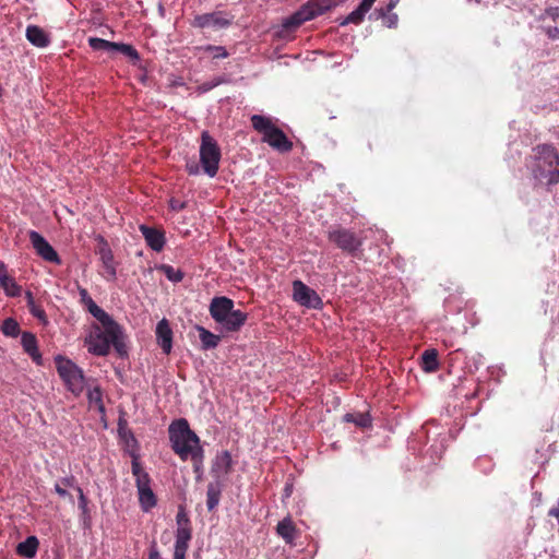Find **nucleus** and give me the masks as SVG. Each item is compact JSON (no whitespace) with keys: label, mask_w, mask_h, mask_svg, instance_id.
I'll return each mask as SVG.
<instances>
[{"label":"nucleus","mask_w":559,"mask_h":559,"mask_svg":"<svg viewBox=\"0 0 559 559\" xmlns=\"http://www.w3.org/2000/svg\"><path fill=\"white\" fill-rule=\"evenodd\" d=\"M276 533L287 545L290 546L295 545L296 538L300 535L299 530L290 516H286L277 523Z\"/></svg>","instance_id":"nucleus-16"},{"label":"nucleus","mask_w":559,"mask_h":559,"mask_svg":"<svg viewBox=\"0 0 559 559\" xmlns=\"http://www.w3.org/2000/svg\"><path fill=\"white\" fill-rule=\"evenodd\" d=\"M169 441L173 451L180 457L181 461H187L200 444V438L191 430L189 423L185 418L174 420L168 428Z\"/></svg>","instance_id":"nucleus-2"},{"label":"nucleus","mask_w":559,"mask_h":559,"mask_svg":"<svg viewBox=\"0 0 559 559\" xmlns=\"http://www.w3.org/2000/svg\"><path fill=\"white\" fill-rule=\"evenodd\" d=\"M354 424L358 427L366 428L371 425V418L368 414H357Z\"/></svg>","instance_id":"nucleus-41"},{"label":"nucleus","mask_w":559,"mask_h":559,"mask_svg":"<svg viewBox=\"0 0 559 559\" xmlns=\"http://www.w3.org/2000/svg\"><path fill=\"white\" fill-rule=\"evenodd\" d=\"M55 491L60 496V497H71V495L64 489L61 487L60 483H57L55 485Z\"/></svg>","instance_id":"nucleus-48"},{"label":"nucleus","mask_w":559,"mask_h":559,"mask_svg":"<svg viewBox=\"0 0 559 559\" xmlns=\"http://www.w3.org/2000/svg\"><path fill=\"white\" fill-rule=\"evenodd\" d=\"M100 323L104 329L102 330L98 325H95L85 338L87 350L96 356H106L110 350V345H112L120 356L126 355L127 349L121 326L111 317H109L108 322Z\"/></svg>","instance_id":"nucleus-1"},{"label":"nucleus","mask_w":559,"mask_h":559,"mask_svg":"<svg viewBox=\"0 0 559 559\" xmlns=\"http://www.w3.org/2000/svg\"><path fill=\"white\" fill-rule=\"evenodd\" d=\"M371 8L369 5H367L366 3H364L361 1L360 4L358 5V8L347 15L344 24H348V23L360 24L364 21L366 13Z\"/></svg>","instance_id":"nucleus-32"},{"label":"nucleus","mask_w":559,"mask_h":559,"mask_svg":"<svg viewBox=\"0 0 559 559\" xmlns=\"http://www.w3.org/2000/svg\"><path fill=\"white\" fill-rule=\"evenodd\" d=\"M140 231L144 237L146 245L154 251L159 252L164 249L166 238L162 229L140 225Z\"/></svg>","instance_id":"nucleus-15"},{"label":"nucleus","mask_w":559,"mask_h":559,"mask_svg":"<svg viewBox=\"0 0 559 559\" xmlns=\"http://www.w3.org/2000/svg\"><path fill=\"white\" fill-rule=\"evenodd\" d=\"M21 343L25 353H27L34 361H39L41 358L37 347V340L33 333L23 332Z\"/></svg>","instance_id":"nucleus-21"},{"label":"nucleus","mask_w":559,"mask_h":559,"mask_svg":"<svg viewBox=\"0 0 559 559\" xmlns=\"http://www.w3.org/2000/svg\"><path fill=\"white\" fill-rule=\"evenodd\" d=\"M139 502L143 511L147 512L157 504V499L151 487L138 490Z\"/></svg>","instance_id":"nucleus-26"},{"label":"nucleus","mask_w":559,"mask_h":559,"mask_svg":"<svg viewBox=\"0 0 559 559\" xmlns=\"http://www.w3.org/2000/svg\"><path fill=\"white\" fill-rule=\"evenodd\" d=\"M178 527H191L190 519L183 508H179L176 516Z\"/></svg>","instance_id":"nucleus-39"},{"label":"nucleus","mask_w":559,"mask_h":559,"mask_svg":"<svg viewBox=\"0 0 559 559\" xmlns=\"http://www.w3.org/2000/svg\"><path fill=\"white\" fill-rule=\"evenodd\" d=\"M163 270L166 277L174 283H179L183 280V273L180 270H175L170 265H164Z\"/></svg>","instance_id":"nucleus-38"},{"label":"nucleus","mask_w":559,"mask_h":559,"mask_svg":"<svg viewBox=\"0 0 559 559\" xmlns=\"http://www.w3.org/2000/svg\"><path fill=\"white\" fill-rule=\"evenodd\" d=\"M75 489H76V491L79 493V508L82 511V514L84 516H86V515H88V508H87L88 500L85 497V495H84V492H83L81 487H76Z\"/></svg>","instance_id":"nucleus-40"},{"label":"nucleus","mask_w":559,"mask_h":559,"mask_svg":"<svg viewBox=\"0 0 559 559\" xmlns=\"http://www.w3.org/2000/svg\"><path fill=\"white\" fill-rule=\"evenodd\" d=\"M1 331L4 335L14 337L20 333V325L14 319L8 318L2 322Z\"/></svg>","instance_id":"nucleus-36"},{"label":"nucleus","mask_w":559,"mask_h":559,"mask_svg":"<svg viewBox=\"0 0 559 559\" xmlns=\"http://www.w3.org/2000/svg\"><path fill=\"white\" fill-rule=\"evenodd\" d=\"M226 82H227V80L224 76H216L210 81H206V82H203L202 84H200L198 86V91L200 93H206V92L213 90L214 87H216L221 84H224Z\"/></svg>","instance_id":"nucleus-37"},{"label":"nucleus","mask_w":559,"mask_h":559,"mask_svg":"<svg viewBox=\"0 0 559 559\" xmlns=\"http://www.w3.org/2000/svg\"><path fill=\"white\" fill-rule=\"evenodd\" d=\"M0 287L9 297H17L22 292V287L17 285L15 280L9 276L5 272L0 273Z\"/></svg>","instance_id":"nucleus-24"},{"label":"nucleus","mask_w":559,"mask_h":559,"mask_svg":"<svg viewBox=\"0 0 559 559\" xmlns=\"http://www.w3.org/2000/svg\"><path fill=\"white\" fill-rule=\"evenodd\" d=\"M376 0H362L364 3H366L367 5H369L370 8L372 7V4L374 3Z\"/></svg>","instance_id":"nucleus-52"},{"label":"nucleus","mask_w":559,"mask_h":559,"mask_svg":"<svg viewBox=\"0 0 559 559\" xmlns=\"http://www.w3.org/2000/svg\"><path fill=\"white\" fill-rule=\"evenodd\" d=\"M334 0H312L301 7L299 11H297L294 15H292L287 22L286 26L288 27H297L301 25L304 22L312 20L319 15L324 14L330 11L334 7Z\"/></svg>","instance_id":"nucleus-9"},{"label":"nucleus","mask_w":559,"mask_h":559,"mask_svg":"<svg viewBox=\"0 0 559 559\" xmlns=\"http://www.w3.org/2000/svg\"><path fill=\"white\" fill-rule=\"evenodd\" d=\"M132 474L135 477V485L138 490L142 488L151 487V477L150 475L142 468L139 457L136 455L132 456Z\"/></svg>","instance_id":"nucleus-20"},{"label":"nucleus","mask_w":559,"mask_h":559,"mask_svg":"<svg viewBox=\"0 0 559 559\" xmlns=\"http://www.w3.org/2000/svg\"><path fill=\"white\" fill-rule=\"evenodd\" d=\"M87 399L91 404L97 406L98 411L104 413L103 392L99 386H95L87 392Z\"/></svg>","instance_id":"nucleus-35"},{"label":"nucleus","mask_w":559,"mask_h":559,"mask_svg":"<svg viewBox=\"0 0 559 559\" xmlns=\"http://www.w3.org/2000/svg\"><path fill=\"white\" fill-rule=\"evenodd\" d=\"M56 368L67 389L75 396L81 395L85 386L83 370L71 359L63 356L55 358Z\"/></svg>","instance_id":"nucleus-6"},{"label":"nucleus","mask_w":559,"mask_h":559,"mask_svg":"<svg viewBox=\"0 0 559 559\" xmlns=\"http://www.w3.org/2000/svg\"><path fill=\"white\" fill-rule=\"evenodd\" d=\"M200 160L204 173L210 177H215L219 167L221 148L206 131L201 135Z\"/></svg>","instance_id":"nucleus-8"},{"label":"nucleus","mask_w":559,"mask_h":559,"mask_svg":"<svg viewBox=\"0 0 559 559\" xmlns=\"http://www.w3.org/2000/svg\"><path fill=\"white\" fill-rule=\"evenodd\" d=\"M400 0H390L384 9H381L382 16H385L386 13H390L399 3Z\"/></svg>","instance_id":"nucleus-44"},{"label":"nucleus","mask_w":559,"mask_h":559,"mask_svg":"<svg viewBox=\"0 0 559 559\" xmlns=\"http://www.w3.org/2000/svg\"><path fill=\"white\" fill-rule=\"evenodd\" d=\"M213 320L221 324L227 332H237L245 325L247 313L234 309V300L225 297H214L209 307Z\"/></svg>","instance_id":"nucleus-3"},{"label":"nucleus","mask_w":559,"mask_h":559,"mask_svg":"<svg viewBox=\"0 0 559 559\" xmlns=\"http://www.w3.org/2000/svg\"><path fill=\"white\" fill-rule=\"evenodd\" d=\"M187 169H188V173H189L190 175H197V174L199 173V167H198V165H190V166L188 165V166H187Z\"/></svg>","instance_id":"nucleus-50"},{"label":"nucleus","mask_w":559,"mask_h":559,"mask_svg":"<svg viewBox=\"0 0 559 559\" xmlns=\"http://www.w3.org/2000/svg\"><path fill=\"white\" fill-rule=\"evenodd\" d=\"M222 488L218 483H210L206 490V507L209 511H213L219 503Z\"/></svg>","instance_id":"nucleus-27"},{"label":"nucleus","mask_w":559,"mask_h":559,"mask_svg":"<svg viewBox=\"0 0 559 559\" xmlns=\"http://www.w3.org/2000/svg\"><path fill=\"white\" fill-rule=\"evenodd\" d=\"M191 25L197 28H225L230 25V21L223 16L222 12H212L205 14H198L191 22Z\"/></svg>","instance_id":"nucleus-13"},{"label":"nucleus","mask_w":559,"mask_h":559,"mask_svg":"<svg viewBox=\"0 0 559 559\" xmlns=\"http://www.w3.org/2000/svg\"><path fill=\"white\" fill-rule=\"evenodd\" d=\"M328 239L343 252L352 257H357V253L362 247V239L358 237L354 230L340 225L332 226L328 230Z\"/></svg>","instance_id":"nucleus-7"},{"label":"nucleus","mask_w":559,"mask_h":559,"mask_svg":"<svg viewBox=\"0 0 559 559\" xmlns=\"http://www.w3.org/2000/svg\"><path fill=\"white\" fill-rule=\"evenodd\" d=\"M75 483L74 476L64 477L60 480V484H62L66 487H73Z\"/></svg>","instance_id":"nucleus-49"},{"label":"nucleus","mask_w":559,"mask_h":559,"mask_svg":"<svg viewBox=\"0 0 559 559\" xmlns=\"http://www.w3.org/2000/svg\"><path fill=\"white\" fill-rule=\"evenodd\" d=\"M199 337L202 344V349H213L218 346L221 336L212 333L203 326L198 325Z\"/></svg>","instance_id":"nucleus-25"},{"label":"nucleus","mask_w":559,"mask_h":559,"mask_svg":"<svg viewBox=\"0 0 559 559\" xmlns=\"http://www.w3.org/2000/svg\"><path fill=\"white\" fill-rule=\"evenodd\" d=\"M546 34L550 39H559V27H548Z\"/></svg>","instance_id":"nucleus-45"},{"label":"nucleus","mask_w":559,"mask_h":559,"mask_svg":"<svg viewBox=\"0 0 559 559\" xmlns=\"http://www.w3.org/2000/svg\"><path fill=\"white\" fill-rule=\"evenodd\" d=\"M25 298H26L27 308H28L29 312L32 313V316L35 317L36 319H38L39 321L46 323L47 322L46 312L40 305L36 304L35 299L33 297V294L31 292H26Z\"/></svg>","instance_id":"nucleus-28"},{"label":"nucleus","mask_w":559,"mask_h":559,"mask_svg":"<svg viewBox=\"0 0 559 559\" xmlns=\"http://www.w3.org/2000/svg\"><path fill=\"white\" fill-rule=\"evenodd\" d=\"M25 35L27 40L36 47L45 48L50 44L48 34L37 25H28Z\"/></svg>","instance_id":"nucleus-19"},{"label":"nucleus","mask_w":559,"mask_h":559,"mask_svg":"<svg viewBox=\"0 0 559 559\" xmlns=\"http://www.w3.org/2000/svg\"><path fill=\"white\" fill-rule=\"evenodd\" d=\"M39 542L36 536H28L24 542L20 543L16 547L17 555L25 558L35 557Z\"/></svg>","instance_id":"nucleus-22"},{"label":"nucleus","mask_w":559,"mask_h":559,"mask_svg":"<svg viewBox=\"0 0 559 559\" xmlns=\"http://www.w3.org/2000/svg\"><path fill=\"white\" fill-rule=\"evenodd\" d=\"M545 14L551 20L556 21L559 19V8L558 7H549L545 10Z\"/></svg>","instance_id":"nucleus-43"},{"label":"nucleus","mask_w":559,"mask_h":559,"mask_svg":"<svg viewBox=\"0 0 559 559\" xmlns=\"http://www.w3.org/2000/svg\"><path fill=\"white\" fill-rule=\"evenodd\" d=\"M194 53L200 51L207 52L212 56L213 59H225L229 57V52L226 50L224 46H215V45H205V46H197L193 48Z\"/></svg>","instance_id":"nucleus-29"},{"label":"nucleus","mask_w":559,"mask_h":559,"mask_svg":"<svg viewBox=\"0 0 559 559\" xmlns=\"http://www.w3.org/2000/svg\"><path fill=\"white\" fill-rule=\"evenodd\" d=\"M79 295L81 302L86 307V310L99 322H108L109 314L98 307L93 298L90 296L88 292L84 287H79Z\"/></svg>","instance_id":"nucleus-17"},{"label":"nucleus","mask_w":559,"mask_h":559,"mask_svg":"<svg viewBox=\"0 0 559 559\" xmlns=\"http://www.w3.org/2000/svg\"><path fill=\"white\" fill-rule=\"evenodd\" d=\"M156 337L163 353L168 355L173 348V331L166 319H163L157 323Z\"/></svg>","instance_id":"nucleus-18"},{"label":"nucleus","mask_w":559,"mask_h":559,"mask_svg":"<svg viewBox=\"0 0 559 559\" xmlns=\"http://www.w3.org/2000/svg\"><path fill=\"white\" fill-rule=\"evenodd\" d=\"M189 459L192 461L193 465V472L197 475V480H200L202 478L203 472H204V450L203 448H198L197 451L189 456Z\"/></svg>","instance_id":"nucleus-31"},{"label":"nucleus","mask_w":559,"mask_h":559,"mask_svg":"<svg viewBox=\"0 0 559 559\" xmlns=\"http://www.w3.org/2000/svg\"><path fill=\"white\" fill-rule=\"evenodd\" d=\"M116 43L109 41L99 37H90L88 38V45L94 50H106V51H114V48Z\"/></svg>","instance_id":"nucleus-34"},{"label":"nucleus","mask_w":559,"mask_h":559,"mask_svg":"<svg viewBox=\"0 0 559 559\" xmlns=\"http://www.w3.org/2000/svg\"><path fill=\"white\" fill-rule=\"evenodd\" d=\"M421 368L426 372H435L439 369L438 352L435 348L426 349L421 356Z\"/></svg>","instance_id":"nucleus-23"},{"label":"nucleus","mask_w":559,"mask_h":559,"mask_svg":"<svg viewBox=\"0 0 559 559\" xmlns=\"http://www.w3.org/2000/svg\"><path fill=\"white\" fill-rule=\"evenodd\" d=\"M97 239L99 241V248L97 250V253L99 254L103 266V271L100 274L106 281L114 282L117 278L114 253L107 240L103 236H98Z\"/></svg>","instance_id":"nucleus-12"},{"label":"nucleus","mask_w":559,"mask_h":559,"mask_svg":"<svg viewBox=\"0 0 559 559\" xmlns=\"http://www.w3.org/2000/svg\"><path fill=\"white\" fill-rule=\"evenodd\" d=\"M250 120L252 128L258 133L262 134V141L267 143L272 148L281 153H287L293 150V142L274 124L270 117L253 115Z\"/></svg>","instance_id":"nucleus-5"},{"label":"nucleus","mask_w":559,"mask_h":559,"mask_svg":"<svg viewBox=\"0 0 559 559\" xmlns=\"http://www.w3.org/2000/svg\"><path fill=\"white\" fill-rule=\"evenodd\" d=\"M397 23V15L396 14H390L385 16V24L388 27H393Z\"/></svg>","instance_id":"nucleus-47"},{"label":"nucleus","mask_w":559,"mask_h":559,"mask_svg":"<svg viewBox=\"0 0 559 559\" xmlns=\"http://www.w3.org/2000/svg\"><path fill=\"white\" fill-rule=\"evenodd\" d=\"M148 559H162L160 554L155 544L150 548Z\"/></svg>","instance_id":"nucleus-46"},{"label":"nucleus","mask_w":559,"mask_h":559,"mask_svg":"<svg viewBox=\"0 0 559 559\" xmlns=\"http://www.w3.org/2000/svg\"><path fill=\"white\" fill-rule=\"evenodd\" d=\"M114 51L120 52L132 62V64H136L140 61V55L138 50L130 44L124 43H116Z\"/></svg>","instance_id":"nucleus-30"},{"label":"nucleus","mask_w":559,"mask_h":559,"mask_svg":"<svg viewBox=\"0 0 559 559\" xmlns=\"http://www.w3.org/2000/svg\"><path fill=\"white\" fill-rule=\"evenodd\" d=\"M355 418H356V415L355 414H346L344 416V420L347 421V423H354L355 421Z\"/></svg>","instance_id":"nucleus-51"},{"label":"nucleus","mask_w":559,"mask_h":559,"mask_svg":"<svg viewBox=\"0 0 559 559\" xmlns=\"http://www.w3.org/2000/svg\"><path fill=\"white\" fill-rule=\"evenodd\" d=\"M533 166L534 177L545 185L559 182V155L556 148L549 144L538 145Z\"/></svg>","instance_id":"nucleus-4"},{"label":"nucleus","mask_w":559,"mask_h":559,"mask_svg":"<svg viewBox=\"0 0 559 559\" xmlns=\"http://www.w3.org/2000/svg\"><path fill=\"white\" fill-rule=\"evenodd\" d=\"M233 468V459L229 451L224 450L218 452L211 466V473L212 475L219 479L226 475H228L231 472Z\"/></svg>","instance_id":"nucleus-14"},{"label":"nucleus","mask_w":559,"mask_h":559,"mask_svg":"<svg viewBox=\"0 0 559 559\" xmlns=\"http://www.w3.org/2000/svg\"><path fill=\"white\" fill-rule=\"evenodd\" d=\"M29 241L35 252L45 261L61 264V259L52 246L36 230L28 231Z\"/></svg>","instance_id":"nucleus-11"},{"label":"nucleus","mask_w":559,"mask_h":559,"mask_svg":"<svg viewBox=\"0 0 559 559\" xmlns=\"http://www.w3.org/2000/svg\"><path fill=\"white\" fill-rule=\"evenodd\" d=\"M293 297L299 305L308 308L320 309L323 305L317 292L299 280L293 282Z\"/></svg>","instance_id":"nucleus-10"},{"label":"nucleus","mask_w":559,"mask_h":559,"mask_svg":"<svg viewBox=\"0 0 559 559\" xmlns=\"http://www.w3.org/2000/svg\"><path fill=\"white\" fill-rule=\"evenodd\" d=\"M189 547L175 546L174 559H186V554Z\"/></svg>","instance_id":"nucleus-42"},{"label":"nucleus","mask_w":559,"mask_h":559,"mask_svg":"<svg viewBox=\"0 0 559 559\" xmlns=\"http://www.w3.org/2000/svg\"><path fill=\"white\" fill-rule=\"evenodd\" d=\"M192 538L191 527H177L175 546L189 547V542Z\"/></svg>","instance_id":"nucleus-33"}]
</instances>
